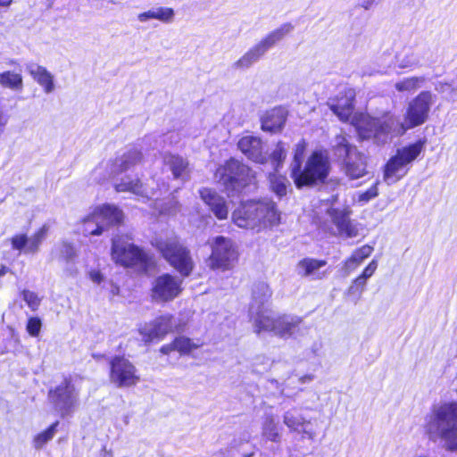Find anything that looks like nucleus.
Instances as JSON below:
<instances>
[{
	"mask_svg": "<svg viewBox=\"0 0 457 457\" xmlns=\"http://www.w3.org/2000/svg\"><path fill=\"white\" fill-rule=\"evenodd\" d=\"M237 147L249 160L260 164L268 162V150L260 137L245 136L238 141Z\"/></svg>",
	"mask_w": 457,
	"mask_h": 457,
	"instance_id": "obj_17",
	"label": "nucleus"
},
{
	"mask_svg": "<svg viewBox=\"0 0 457 457\" xmlns=\"http://www.w3.org/2000/svg\"><path fill=\"white\" fill-rule=\"evenodd\" d=\"M59 422L53 423L46 430L37 434L32 441L33 447L36 450L42 449L49 441H51L56 431Z\"/></svg>",
	"mask_w": 457,
	"mask_h": 457,
	"instance_id": "obj_35",
	"label": "nucleus"
},
{
	"mask_svg": "<svg viewBox=\"0 0 457 457\" xmlns=\"http://www.w3.org/2000/svg\"><path fill=\"white\" fill-rule=\"evenodd\" d=\"M271 297V290L264 282L256 283L253 288V298L249 308L250 319L253 326L257 318L269 315L272 311L269 308V301Z\"/></svg>",
	"mask_w": 457,
	"mask_h": 457,
	"instance_id": "obj_16",
	"label": "nucleus"
},
{
	"mask_svg": "<svg viewBox=\"0 0 457 457\" xmlns=\"http://www.w3.org/2000/svg\"><path fill=\"white\" fill-rule=\"evenodd\" d=\"M22 298L32 311H36L40 305V299L37 295L32 291L23 290Z\"/></svg>",
	"mask_w": 457,
	"mask_h": 457,
	"instance_id": "obj_42",
	"label": "nucleus"
},
{
	"mask_svg": "<svg viewBox=\"0 0 457 457\" xmlns=\"http://www.w3.org/2000/svg\"><path fill=\"white\" fill-rule=\"evenodd\" d=\"M12 0H0L1 6H8L11 4Z\"/></svg>",
	"mask_w": 457,
	"mask_h": 457,
	"instance_id": "obj_58",
	"label": "nucleus"
},
{
	"mask_svg": "<svg viewBox=\"0 0 457 457\" xmlns=\"http://www.w3.org/2000/svg\"><path fill=\"white\" fill-rule=\"evenodd\" d=\"M11 242L13 249L25 251L28 245V237L25 234L15 235L12 237Z\"/></svg>",
	"mask_w": 457,
	"mask_h": 457,
	"instance_id": "obj_45",
	"label": "nucleus"
},
{
	"mask_svg": "<svg viewBox=\"0 0 457 457\" xmlns=\"http://www.w3.org/2000/svg\"><path fill=\"white\" fill-rule=\"evenodd\" d=\"M143 161L142 153L137 148H129L117 156L110 166V175L115 176L140 164Z\"/></svg>",
	"mask_w": 457,
	"mask_h": 457,
	"instance_id": "obj_22",
	"label": "nucleus"
},
{
	"mask_svg": "<svg viewBox=\"0 0 457 457\" xmlns=\"http://www.w3.org/2000/svg\"><path fill=\"white\" fill-rule=\"evenodd\" d=\"M110 379L119 387L132 386L139 381L135 366L126 358L116 356L111 361Z\"/></svg>",
	"mask_w": 457,
	"mask_h": 457,
	"instance_id": "obj_15",
	"label": "nucleus"
},
{
	"mask_svg": "<svg viewBox=\"0 0 457 457\" xmlns=\"http://www.w3.org/2000/svg\"><path fill=\"white\" fill-rule=\"evenodd\" d=\"M42 322L37 317L30 318L27 323V331L32 337L38 336L41 329Z\"/></svg>",
	"mask_w": 457,
	"mask_h": 457,
	"instance_id": "obj_44",
	"label": "nucleus"
},
{
	"mask_svg": "<svg viewBox=\"0 0 457 457\" xmlns=\"http://www.w3.org/2000/svg\"><path fill=\"white\" fill-rule=\"evenodd\" d=\"M199 195L209 210L218 220H226L228 215V206L226 199L211 188H202Z\"/></svg>",
	"mask_w": 457,
	"mask_h": 457,
	"instance_id": "obj_19",
	"label": "nucleus"
},
{
	"mask_svg": "<svg viewBox=\"0 0 457 457\" xmlns=\"http://www.w3.org/2000/svg\"><path fill=\"white\" fill-rule=\"evenodd\" d=\"M395 87H396V89H397L398 91H400V83H396V84H395Z\"/></svg>",
	"mask_w": 457,
	"mask_h": 457,
	"instance_id": "obj_61",
	"label": "nucleus"
},
{
	"mask_svg": "<svg viewBox=\"0 0 457 457\" xmlns=\"http://www.w3.org/2000/svg\"><path fill=\"white\" fill-rule=\"evenodd\" d=\"M257 209L253 201L242 203L233 212L232 220L239 228H254L258 227V219L254 215Z\"/></svg>",
	"mask_w": 457,
	"mask_h": 457,
	"instance_id": "obj_24",
	"label": "nucleus"
},
{
	"mask_svg": "<svg viewBox=\"0 0 457 457\" xmlns=\"http://www.w3.org/2000/svg\"><path fill=\"white\" fill-rule=\"evenodd\" d=\"M331 152L341 162L342 170L350 179H357L366 173L365 155L350 142V137L341 131L331 141Z\"/></svg>",
	"mask_w": 457,
	"mask_h": 457,
	"instance_id": "obj_3",
	"label": "nucleus"
},
{
	"mask_svg": "<svg viewBox=\"0 0 457 457\" xmlns=\"http://www.w3.org/2000/svg\"><path fill=\"white\" fill-rule=\"evenodd\" d=\"M48 228L44 225L34 235L28 237V245L25 249V253H36L39 250V246L45 240L47 234Z\"/></svg>",
	"mask_w": 457,
	"mask_h": 457,
	"instance_id": "obj_36",
	"label": "nucleus"
},
{
	"mask_svg": "<svg viewBox=\"0 0 457 457\" xmlns=\"http://www.w3.org/2000/svg\"><path fill=\"white\" fill-rule=\"evenodd\" d=\"M314 379V376L312 374L304 375L299 378V382L302 384L309 383Z\"/></svg>",
	"mask_w": 457,
	"mask_h": 457,
	"instance_id": "obj_57",
	"label": "nucleus"
},
{
	"mask_svg": "<svg viewBox=\"0 0 457 457\" xmlns=\"http://www.w3.org/2000/svg\"><path fill=\"white\" fill-rule=\"evenodd\" d=\"M173 343L176 351L179 352L181 354H187L193 349H196L198 347L197 345L194 344L189 338L185 337H176Z\"/></svg>",
	"mask_w": 457,
	"mask_h": 457,
	"instance_id": "obj_40",
	"label": "nucleus"
},
{
	"mask_svg": "<svg viewBox=\"0 0 457 457\" xmlns=\"http://www.w3.org/2000/svg\"><path fill=\"white\" fill-rule=\"evenodd\" d=\"M341 187V183L338 179H330L323 186L324 191H331L334 193L337 188Z\"/></svg>",
	"mask_w": 457,
	"mask_h": 457,
	"instance_id": "obj_49",
	"label": "nucleus"
},
{
	"mask_svg": "<svg viewBox=\"0 0 457 457\" xmlns=\"http://www.w3.org/2000/svg\"><path fill=\"white\" fill-rule=\"evenodd\" d=\"M210 267L212 269L229 270L237 260V251L231 239L222 236L216 237L212 242Z\"/></svg>",
	"mask_w": 457,
	"mask_h": 457,
	"instance_id": "obj_11",
	"label": "nucleus"
},
{
	"mask_svg": "<svg viewBox=\"0 0 457 457\" xmlns=\"http://www.w3.org/2000/svg\"><path fill=\"white\" fill-rule=\"evenodd\" d=\"M174 318L171 315H163L156 318L153 322L145 324L139 329L143 340L150 343L154 339H161L172 331Z\"/></svg>",
	"mask_w": 457,
	"mask_h": 457,
	"instance_id": "obj_18",
	"label": "nucleus"
},
{
	"mask_svg": "<svg viewBox=\"0 0 457 457\" xmlns=\"http://www.w3.org/2000/svg\"><path fill=\"white\" fill-rule=\"evenodd\" d=\"M354 98V89L345 88L335 98H329L328 105L340 120L347 121L351 119V124L354 126L361 139L372 138L378 144H385L391 137L393 120L389 117L378 119L364 113L354 114L352 117Z\"/></svg>",
	"mask_w": 457,
	"mask_h": 457,
	"instance_id": "obj_1",
	"label": "nucleus"
},
{
	"mask_svg": "<svg viewBox=\"0 0 457 457\" xmlns=\"http://www.w3.org/2000/svg\"><path fill=\"white\" fill-rule=\"evenodd\" d=\"M163 163L171 171L176 179L187 180L189 178L190 169L188 162L179 155L165 154Z\"/></svg>",
	"mask_w": 457,
	"mask_h": 457,
	"instance_id": "obj_28",
	"label": "nucleus"
},
{
	"mask_svg": "<svg viewBox=\"0 0 457 457\" xmlns=\"http://www.w3.org/2000/svg\"><path fill=\"white\" fill-rule=\"evenodd\" d=\"M88 219V216H87L84 220H83V223H84V229H83V233L85 235H91L90 233H88L87 231H86V228H88L89 229H96V222L94 221H90L89 224H87V220Z\"/></svg>",
	"mask_w": 457,
	"mask_h": 457,
	"instance_id": "obj_53",
	"label": "nucleus"
},
{
	"mask_svg": "<svg viewBox=\"0 0 457 457\" xmlns=\"http://www.w3.org/2000/svg\"><path fill=\"white\" fill-rule=\"evenodd\" d=\"M425 81L422 77H411L402 80V91L403 90H415L419 88L421 84Z\"/></svg>",
	"mask_w": 457,
	"mask_h": 457,
	"instance_id": "obj_43",
	"label": "nucleus"
},
{
	"mask_svg": "<svg viewBox=\"0 0 457 457\" xmlns=\"http://www.w3.org/2000/svg\"><path fill=\"white\" fill-rule=\"evenodd\" d=\"M0 85L13 91H21L23 87L22 76L10 71L1 72Z\"/></svg>",
	"mask_w": 457,
	"mask_h": 457,
	"instance_id": "obj_32",
	"label": "nucleus"
},
{
	"mask_svg": "<svg viewBox=\"0 0 457 457\" xmlns=\"http://www.w3.org/2000/svg\"><path fill=\"white\" fill-rule=\"evenodd\" d=\"M433 103V95L429 91H421L409 104L405 112V124L402 123V134L407 129L422 125L428 118Z\"/></svg>",
	"mask_w": 457,
	"mask_h": 457,
	"instance_id": "obj_12",
	"label": "nucleus"
},
{
	"mask_svg": "<svg viewBox=\"0 0 457 457\" xmlns=\"http://www.w3.org/2000/svg\"><path fill=\"white\" fill-rule=\"evenodd\" d=\"M114 187L117 192H129L137 195L146 196L144 185L137 179L122 178Z\"/></svg>",
	"mask_w": 457,
	"mask_h": 457,
	"instance_id": "obj_30",
	"label": "nucleus"
},
{
	"mask_svg": "<svg viewBox=\"0 0 457 457\" xmlns=\"http://www.w3.org/2000/svg\"><path fill=\"white\" fill-rule=\"evenodd\" d=\"M302 323L301 317L289 314L274 316L271 312L257 318L253 330L257 334L271 332L278 337L287 339L295 337L300 331Z\"/></svg>",
	"mask_w": 457,
	"mask_h": 457,
	"instance_id": "obj_7",
	"label": "nucleus"
},
{
	"mask_svg": "<svg viewBox=\"0 0 457 457\" xmlns=\"http://www.w3.org/2000/svg\"><path fill=\"white\" fill-rule=\"evenodd\" d=\"M255 217L258 219V226H275L280 221V213L274 202L269 199L253 201Z\"/></svg>",
	"mask_w": 457,
	"mask_h": 457,
	"instance_id": "obj_20",
	"label": "nucleus"
},
{
	"mask_svg": "<svg viewBox=\"0 0 457 457\" xmlns=\"http://www.w3.org/2000/svg\"><path fill=\"white\" fill-rule=\"evenodd\" d=\"M50 402L60 415L64 418L71 415L78 406L79 393L74 385L65 379L48 394Z\"/></svg>",
	"mask_w": 457,
	"mask_h": 457,
	"instance_id": "obj_10",
	"label": "nucleus"
},
{
	"mask_svg": "<svg viewBox=\"0 0 457 457\" xmlns=\"http://www.w3.org/2000/svg\"><path fill=\"white\" fill-rule=\"evenodd\" d=\"M305 150L304 141L299 142L295 148L294 160L291 164V176L297 188L312 187L323 182L329 170V162L320 152H314L307 160L303 169L301 163Z\"/></svg>",
	"mask_w": 457,
	"mask_h": 457,
	"instance_id": "obj_2",
	"label": "nucleus"
},
{
	"mask_svg": "<svg viewBox=\"0 0 457 457\" xmlns=\"http://www.w3.org/2000/svg\"><path fill=\"white\" fill-rule=\"evenodd\" d=\"M112 257L116 263L142 270H146L149 262L147 254L131 243L128 237L112 238Z\"/></svg>",
	"mask_w": 457,
	"mask_h": 457,
	"instance_id": "obj_8",
	"label": "nucleus"
},
{
	"mask_svg": "<svg viewBox=\"0 0 457 457\" xmlns=\"http://www.w3.org/2000/svg\"><path fill=\"white\" fill-rule=\"evenodd\" d=\"M426 139H419L415 143L402 147V167L414 161L423 151Z\"/></svg>",
	"mask_w": 457,
	"mask_h": 457,
	"instance_id": "obj_31",
	"label": "nucleus"
},
{
	"mask_svg": "<svg viewBox=\"0 0 457 457\" xmlns=\"http://www.w3.org/2000/svg\"><path fill=\"white\" fill-rule=\"evenodd\" d=\"M337 196H338V195H337V193H336V194H333L330 197H328V198H325V197L320 198V202H321V203H325V204H326V205H329V204H334L335 202H337Z\"/></svg>",
	"mask_w": 457,
	"mask_h": 457,
	"instance_id": "obj_54",
	"label": "nucleus"
},
{
	"mask_svg": "<svg viewBox=\"0 0 457 457\" xmlns=\"http://www.w3.org/2000/svg\"><path fill=\"white\" fill-rule=\"evenodd\" d=\"M89 278L93 282L96 284H100L103 280V275L98 270H91L89 272Z\"/></svg>",
	"mask_w": 457,
	"mask_h": 457,
	"instance_id": "obj_52",
	"label": "nucleus"
},
{
	"mask_svg": "<svg viewBox=\"0 0 457 457\" xmlns=\"http://www.w3.org/2000/svg\"><path fill=\"white\" fill-rule=\"evenodd\" d=\"M428 427L429 433L432 427L436 428L438 437L445 442L447 451L457 452V400L435 406Z\"/></svg>",
	"mask_w": 457,
	"mask_h": 457,
	"instance_id": "obj_4",
	"label": "nucleus"
},
{
	"mask_svg": "<svg viewBox=\"0 0 457 457\" xmlns=\"http://www.w3.org/2000/svg\"><path fill=\"white\" fill-rule=\"evenodd\" d=\"M287 112L282 107L271 109L262 118V129L264 131L276 133L280 131L287 120Z\"/></svg>",
	"mask_w": 457,
	"mask_h": 457,
	"instance_id": "obj_26",
	"label": "nucleus"
},
{
	"mask_svg": "<svg viewBox=\"0 0 457 457\" xmlns=\"http://www.w3.org/2000/svg\"><path fill=\"white\" fill-rule=\"evenodd\" d=\"M294 27L290 23H285L280 28L271 31L259 43L251 47L246 53L244 54L237 62H234L233 67L237 70H246L257 62L267 51L280 41L286 35L293 30Z\"/></svg>",
	"mask_w": 457,
	"mask_h": 457,
	"instance_id": "obj_9",
	"label": "nucleus"
},
{
	"mask_svg": "<svg viewBox=\"0 0 457 457\" xmlns=\"http://www.w3.org/2000/svg\"><path fill=\"white\" fill-rule=\"evenodd\" d=\"M378 268V263L373 260L362 271L361 275L367 278H370Z\"/></svg>",
	"mask_w": 457,
	"mask_h": 457,
	"instance_id": "obj_50",
	"label": "nucleus"
},
{
	"mask_svg": "<svg viewBox=\"0 0 457 457\" xmlns=\"http://www.w3.org/2000/svg\"><path fill=\"white\" fill-rule=\"evenodd\" d=\"M183 279L170 274L157 277L152 287V298L156 302H170L182 292Z\"/></svg>",
	"mask_w": 457,
	"mask_h": 457,
	"instance_id": "obj_14",
	"label": "nucleus"
},
{
	"mask_svg": "<svg viewBox=\"0 0 457 457\" xmlns=\"http://www.w3.org/2000/svg\"><path fill=\"white\" fill-rule=\"evenodd\" d=\"M214 176L228 195L239 194L254 179L250 167L234 158L220 166Z\"/></svg>",
	"mask_w": 457,
	"mask_h": 457,
	"instance_id": "obj_5",
	"label": "nucleus"
},
{
	"mask_svg": "<svg viewBox=\"0 0 457 457\" xmlns=\"http://www.w3.org/2000/svg\"><path fill=\"white\" fill-rule=\"evenodd\" d=\"M359 263L357 262L356 259H353V256L352 255L349 259H347L345 262V269L346 271H350L353 269H355Z\"/></svg>",
	"mask_w": 457,
	"mask_h": 457,
	"instance_id": "obj_51",
	"label": "nucleus"
},
{
	"mask_svg": "<svg viewBox=\"0 0 457 457\" xmlns=\"http://www.w3.org/2000/svg\"><path fill=\"white\" fill-rule=\"evenodd\" d=\"M160 351L163 354H168V353H170L172 351H176L174 343L172 342L171 344H168V345H162Z\"/></svg>",
	"mask_w": 457,
	"mask_h": 457,
	"instance_id": "obj_55",
	"label": "nucleus"
},
{
	"mask_svg": "<svg viewBox=\"0 0 457 457\" xmlns=\"http://www.w3.org/2000/svg\"><path fill=\"white\" fill-rule=\"evenodd\" d=\"M375 1L376 0H360L359 5L362 8L368 10L375 3Z\"/></svg>",
	"mask_w": 457,
	"mask_h": 457,
	"instance_id": "obj_56",
	"label": "nucleus"
},
{
	"mask_svg": "<svg viewBox=\"0 0 457 457\" xmlns=\"http://www.w3.org/2000/svg\"><path fill=\"white\" fill-rule=\"evenodd\" d=\"M287 156L286 144L278 142L271 154H268V162L270 161V164L273 171H278L280 166L283 164L284 160Z\"/></svg>",
	"mask_w": 457,
	"mask_h": 457,
	"instance_id": "obj_38",
	"label": "nucleus"
},
{
	"mask_svg": "<svg viewBox=\"0 0 457 457\" xmlns=\"http://www.w3.org/2000/svg\"><path fill=\"white\" fill-rule=\"evenodd\" d=\"M371 252L372 247H370V245H363L362 247L355 251L352 255L353 256V259H356L357 262L360 264L362 262V260L370 255Z\"/></svg>",
	"mask_w": 457,
	"mask_h": 457,
	"instance_id": "obj_46",
	"label": "nucleus"
},
{
	"mask_svg": "<svg viewBox=\"0 0 457 457\" xmlns=\"http://www.w3.org/2000/svg\"><path fill=\"white\" fill-rule=\"evenodd\" d=\"M123 218V212L118 207L112 204H104L88 215L87 224H89L92 220L96 222V229L87 228L86 231L94 236L101 235L107 227L120 224Z\"/></svg>",
	"mask_w": 457,
	"mask_h": 457,
	"instance_id": "obj_13",
	"label": "nucleus"
},
{
	"mask_svg": "<svg viewBox=\"0 0 457 457\" xmlns=\"http://www.w3.org/2000/svg\"><path fill=\"white\" fill-rule=\"evenodd\" d=\"M283 422L291 431L300 433L310 440H313L316 436L315 431L308 428L311 421L298 413L296 409L287 411L283 415Z\"/></svg>",
	"mask_w": 457,
	"mask_h": 457,
	"instance_id": "obj_23",
	"label": "nucleus"
},
{
	"mask_svg": "<svg viewBox=\"0 0 457 457\" xmlns=\"http://www.w3.org/2000/svg\"><path fill=\"white\" fill-rule=\"evenodd\" d=\"M59 258L65 262H71L77 255L73 245L67 242H62L58 245Z\"/></svg>",
	"mask_w": 457,
	"mask_h": 457,
	"instance_id": "obj_41",
	"label": "nucleus"
},
{
	"mask_svg": "<svg viewBox=\"0 0 457 457\" xmlns=\"http://www.w3.org/2000/svg\"><path fill=\"white\" fill-rule=\"evenodd\" d=\"M269 178L271 190L279 197L286 195L287 187L290 185L287 179L271 172H270Z\"/></svg>",
	"mask_w": 457,
	"mask_h": 457,
	"instance_id": "obj_37",
	"label": "nucleus"
},
{
	"mask_svg": "<svg viewBox=\"0 0 457 457\" xmlns=\"http://www.w3.org/2000/svg\"><path fill=\"white\" fill-rule=\"evenodd\" d=\"M327 213L337 227L338 235L345 237H354L357 236V228L350 220L351 212L347 208L341 210L329 207L327 209Z\"/></svg>",
	"mask_w": 457,
	"mask_h": 457,
	"instance_id": "obj_21",
	"label": "nucleus"
},
{
	"mask_svg": "<svg viewBox=\"0 0 457 457\" xmlns=\"http://www.w3.org/2000/svg\"><path fill=\"white\" fill-rule=\"evenodd\" d=\"M377 195H378V188L375 185V186L371 187L370 189H368L366 192L362 193L360 195L359 200L363 201V202H368Z\"/></svg>",
	"mask_w": 457,
	"mask_h": 457,
	"instance_id": "obj_48",
	"label": "nucleus"
},
{
	"mask_svg": "<svg viewBox=\"0 0 457 457\" xmlns=\"http://www.w3.org/2000/svg\"><path fill=\"white\" fill-rule=\"evenodd\" d=\"M8 271V268L5 266H1L0 268V277L5 275Z\"/></svg>",
	"mask_w": 457,
	"mask_h": 457,
	"instance_id": "obj_59",
	"label": "nucleus"
},
{
	"mask_svg": "<svg viewBox=\"0 0 457 457\" xmlns=\"http://www.w3.org/2000/svg\"><path fill=\"white\" fill-rule=\"evenodd\" d=\"M98 170H100V168H96V169L95 170L94 173L96 174V173L98 171Z\"/></svg>",
	"mask_w": 457,
	"mask_h": 457,
	"instance_id": "obj_62",
	"label": "nucleus"
},
{
	"mask_svg": "<svg viewBox=\"0 0 457 457\" xmlns=\"http://www.w3.org/2000/svg\"><path fill=\"white\" fill-rule=\"evenodd\" d=\"M327 265L324 260H317L313 258H304L297 264V272L302 277H308L313 280L323 279L327 277L326 270H320Z\"/></svg>",
	"mask_w": 457,
	"mask_h": 457,
	"instance_id": "obj_25",
	"label": "nucleus"
},
{
	"mask_svg": "<svg viewBox=\"0 0 457 457\" xmlns=\"http://www.w3.org/2000/svg\"><path fill=\"white\" fill-rule=\"evenodd\" d=\"M118 292H119V288L118 287H115V289L112 290L113 294H118Z\"/></svg>",
	"mask_w": 457,
	"mask_h": 457,
	"instance_id": "obj_60",
	"label": "nucleus"
},
{
	"mask_svg": "<svg viewBox=\"0 0 457 457\" xmlns=\"http://www.w3.org/2000/svg\"><path fill=\"white\" fill-rule=\"evenodd\" d=\"M26 70L45 93L50 94L54 90V76L44 67L37 63L30 62L26 65Z\"/></svg>",
	"mask_w": 457,
	"mask_h": 457,
	"instance_id": "obj_27",
	"label": "nucleus"
},
{
	"mask_svg": "<svg viewBox=\"0 0 457 457\" xmlns=\"http://www.w3.org/2000/svg\"><path fill=\"white\" fill-rule=\"evenodd\" d=\"M262 435L268 440L272 442H278L280 440V433L278 422L272 414L265 415L262 423Z\"/></svg>",
	"mask_w": 457,
	"mask_h": 457,
	"instance_id": "obj_33",
	"label": "nucleus"
},
{
	"mask_svg": "<svg viewBox=\"0 0 457 457\" xmlns=\"http://www.w3.org/2000/svg\"><path fill=\"white\" fill-rule=\"evenodd\" d=\"M367 279L368 278L363 277L362 275L356 278L355 280L353 281V285H352L349 288V293L353 294L359 288L360 292H361L363 290Z\"/></svg>",
	"mask_w": 457,
	"mask_h": 457,
	"instance_id": "obj_47",
	"label": "nucleus"
},
{
	"mask_svg": "<svg viewBox=\"0 0 457 457\" xmlns=\"http://www.w3.org/2000/svg\"><path fill=\"white\" fill-rule=\"evenodd\" d=\"M155 208L159 210L162 214H175L179 210V203L174 198H170L167 201L155 202Z\"/></svg>",
	"mask_w": 457,
	"mask_h": 457,
	"instance_id": "obj_39",
	"label": "nucleus"
},
{
	"mask_svg": "<svg viewBox=\"0 0 457 457\" xmlns=\"http://www.w3.org/2000/svg\"><path fill=\"white\" fill-rule=\"evenodd\" d=\"M175 19V11L170 7L156 6L137 15V21L147 22L150 20H158L162 23H171Z\"/></svg>",
	"mask_w": 457,
	"mask_h": 457,
	"instance_id": "obj_29",
	"label": "nucleus"
},
{
	"mask_svg": "<svg viewBox=\"0 0 457 457\" xmlns=\"http://www.w3.org/2000/svg\"><path fill=\"white\" fill-rule=\"evenodd\" d=\"M154 246L182 277H188L191 274L195 263L190 251L180 244L176 237L156 238Z\"/></svg>",
	"mask_w": 457,
	"mask_h": 457,
	"instance_id": "obj_6",
	"label": "nucleus"
},
{
	"mask_svg": "<svg viewBox=\"0 0 457 457\" xmlns=\"http://www.w3.org/2000/svg\"><path fill=\"white\" fill-rule=\"evenodd\" d=\"M400 169V149L396 150L395 154L387 162L385 167L384 179L389 185L397 181V171Z\"/></svg>",
	"mask_w": 457,
	"mask_h": 457,
	"instance_id": "obj_34",
	"label": "nucleus"
}]
</instances>
